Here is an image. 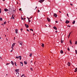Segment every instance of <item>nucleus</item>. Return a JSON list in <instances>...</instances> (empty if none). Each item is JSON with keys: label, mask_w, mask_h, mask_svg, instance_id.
Masks as SVG:
<instances>
[{"label": "nucleus", "mask_w": 77, "mask_h": 77, "mask_svg": "<svg viewBox=\"0 0 77 77\" xmlns=\"http://www.w3.org/2000/svg\"><path fill=\"white\" fill-rule=\"evenodd\" d=\"M18 43H19L20 44V45H21V47H22V44H23V42L19 41L18 42Z\"/></svg>", "instance_id": "nucleus-1"}, {"label": "nucleus", "mask_w": 77, "mask_h": 77, "mask_svg": "<svg viewBox=\"0 0 77 77\" xmlns=\"http://www.w3.org/2000/svg\"><path fill=\"white\" fill-rule=\"evenodd\" d=\"M45 1V0H40L38 1V2H39L40 3H42V2H44Z\"/></svg>", "instance_id": "nucleus-2"}, {"label": "nucleus", "mask_w": 77, "mask_h": 77, "mask_svg": "<svg viewBox=\"0 0 77 77\" xmlns=\"http://www.w3.org/2000/svg\"><path fill=\"white\" fill-rule=\"evenodd\" d=\"M15 43H14L12 45V47H11V48L13 49V50H14V49H13V48H14V47L15 46Z\"/></svg>", "instance_id": "nucleus-3"}, {"label": "nucleus", "mask_w": 77, "mask_h": 77, "mask_svg": "<svg viewBox=\"0 0 77 77\" xmlns=\"http://www.w3.org/2000/svg\"><path fill=\"white\" fill-rule=\"evenodd\" d=\"M20 70L19 69H16L15 70V72H19Z\"/></svg>", "instance_id": "nucleus-4"}, {"label": "nucleus", "mask_w": 77, "mask_h": 77, "mask_svg": "<svg viewBox=\"0 0 77 77\" xmlns=\"http://www.w3.org/2000/svg\"><path fill=\"white\" fill-rule=\"evenodd\" d=\"M54 17H55V18H56L57 17V14H56L54 13Z\"/></svg>", "instance_id": "nucleus-5"}, {"label": "nucleus", "mask_w": 77, "mask_h": 77, "mask_svg": "<svg viewBox=\"0 0 77 77\" xmlns=\"http://www.w3.org/2000/svg\"><path fill=\"white\" fill-rule=\"evenodd\" d=\"M65 23L66 24H68V23H69V21L68 20H66V21Z\"/></svg>", "instance_id": "nucleus-6"}, {"label": "nucleus", "mask_w": 77, "mask_h": 77, "mask_svg": "<svg viewBox=\"0 0 77 77\" xmlns=\"http://www.w3.org/2000/svg\"><path fill=\"white\" fill-rule=\"evenodd\" d=\"M20 63L21 64V66H23V62H20Z\"/></svg>", "instance_id": "nucleus-7"}, {"label": "nucleus", "mask_w": 77, "mask_h": 77, "mask_svg": "<svg viewBox=\"0 0 77 77\" xmlns=\"http://www.w3.org/2000/svg\"><path fill=\"white\" fill-rule=\"evenodd\" d=\"M15 33L16 34L18 33V29H16L15 30Z\"/></svg>", "instance_id": "nucleus-8"}, {"label": "nucleus", "mask_w": 77, "mask_h": 77, "mask_svg": "<svg viewBox=\"0 0 77 77\" xmlns=\"http://www.w3.org/2000/svg\"><path fill=\"white\" fill-rule=\"evenodd\" d=\"M67 65H68L69 66L71 65V64L70 63V62H68L67 63Z\"/></svg>", "instance_id": "nucleus-9"}, {"label": "nucleus", "mask_w": 77, "mask_h": 77, "mask_svg": "<svg viewBox=\"0 0 77 77\" xmlns=\"http://www.w3.org/2000/svg\"><path fill=\"white\" fill-rule=\"evenodd\" d=\"M4 11L5 12H7V11H8V9L7 8H5L4 9Z\"/></svg>", "instance_id": "nucleus-10"}, {"label": "nucleus", "mask_w": 77, "mask_h": 77, "mask_svg": "<svg viewBox=\"0 0 77 77\" xmlns=\"http://www.w3.org/2000/svg\"><path fill=\"white\" fill-rule=\"evenodd\" d=\"M47 20L48 22H50V19H49L48 18H47Z\"/></svg>", "instance_id": "nucleus-11"}, {"label": "nucleus", "mask_w": 77, "mask_h": 77, "mask_svg": "<svg viewBox=\"0 0 77 77\" xmlns=\"http://www.w3.org/2000/svg\"><path fill=\"white\" fill-rule=\"evenodd\" d=\"M53 28L55 30H57V28L56 27V26H54L53 27Z\"/></svg>", "instance_id": "nucleus-12"}, {"label": "nucleus", "mask_w": 77, "mask_h": 77, "mask_svg": "<svg viewBox=\"0 0 77 77\" xmlns=\"http://www.w3.org/2000/svg\"><path fill=\"white\" fill-rule=\"evenodd\" d=\"M13 16H14V15H12V17H11V19H14V17H13Z\"/></svg>", "instance_id": "nucleus-13"}, {"label": "nucleus", "mask_w": 77, "mask_h": 77, "mask_svg": "<svg viewBox=\"0 0 77 77\" xmlns=\"http://www.w3.org/2000/svg\"><path fill=\"white\" fill-rule=\"evenodd\" d=\"M60 52L61 54H63V51L62 50H61L60 51Z\"/></svg>", "instance_id": "nucleus-14"}, {"label": "nucleus", "mask_w": 77, "mask_h": 77, "mask_svg": "<svg viewBox=\"0 0 77 77\" xmlns=\"http://www.w3.org/2000/svg\"><path fill=\"white\" fill-rule=\"evenodd\" d=\"M24 63L25 64V65H27V61H24Z\"/></svg>", "instance_id": "nucleus-15"}, {"label": "nucleus", "mask_w": 77, "mask_h": 77, "mask_svg": "<svg viewBox=\"0 0 77 77\" xmlns=\"http://www.w3.org/2000/svg\"><path fill=\"white\" fill-rule=\"evenodd\" d=\"M11 64L13 65H14V62H13V61H12L11 62Z\"/></svg>", "instance_id": "nucleus-16"}, {"label": "nucleus", "mask_w": 77, "mask_h": 77, "mask_svg": "<svg viewBox=\"0 0 77 77\" xmlns=\"http://www.w3.org/2000/svg\"><path fill=\"white\" fill-rule=\"evenodd\" d=\"M77 72V68H76L75 69V71H74V72Z\"/></svg>", "instance_id": "nucleus-17"}, {"label": "nucleus", "mask_w": 77, "mask_h": 77, "mask_svg": "<svg viewBox=\"0 0 77 77\" xmlns=\"http://www.w3.org/2000/svg\"><path fill=\"white\" fill-rule=\"evenodd\" d=\"M19 57L20 58V60H21V57H22L21 56H19Z\"/></svg>", "instance_id": "nucleus-18"}, {"label": "nucleus", "mask_w": 77, "mask_h": 77, "mask_svg": "<svg viewBox=\"0 0 77 77\" xmlns=\"http://www.w3.org/2000/svg\"><path fill=\"white\" fill-rule=\"evenodd\" d=\"M17 74V77H18V76H19V73L18 72H17L16 73Z\"/></svg>", "instance_id": "nucleus-19"}, {"label": "nucleus", "mask_w": 77, "mask_h": 77, "mask_svg": "<svg viewBox=\"0 0 77 77\" xmlns=\"http://www.w3.org/2000/svg\"><path fill=\"white\" fill-rule=\"evenodd\" d=\"M75 20H73V22H72V24H75Z\"/></svg>", "instance_id": "nucleus-20"}, {"label": "nucleus", "mask_w": 77, "mask_h": 77, "mask_svg": "<svg viewBox=\"0 0 77 77\" xmlns=\"http://www.w3.org/2000/svg\"><path fill=\"white\" fill-rule=\"evenodd\" d=\"M42 47H44V44H42Z\"/></svg>", "instance_id": "nucleus-21"}, {"label": "nucleus", "mask_w": 77, "mask_h": 77, "mask_svg": "<svg viewBox=\"0 0 77 77\" xmlns=\"http://www.w3.org/2000/svg\"><path fill=\"white\" fill-rule=\"evenodd\" d=\"M24 75H25L24 74H23V75H22V76H21V77H25V76H24Z\"/></svg>", "instance_id": "nucleus-22"}, {"label": "nucleus", "mask_w": 77, "mask_h": 77, "mask_svg": "<svg viewBox=\"0 0 77 77\" xmlns=\"http://www.w3.org/2000/svg\"><path fill=\"white\" fill-rule=\"evenodd\" d=\"M3 20V19H2V18L1 17L0 18V21H2Z\"/></svg>", "instance_id": "nucleus-23"}, {"label": "nucleus", "mask_w": 77, "mask_h": 77, "mask_svg": "<svg viewBox=\"0 0 77 77\" xmlns=\"http://www.w3.org/2000/svg\"><path fill=\"white\" fill-rule=\"evenodd\" d=\"M16 59H19V56H17L16 57Z\"/></svg>", "instance_id": "nucleus-24"}, {"label": "nucleus", "mask_w": 77, "mask_h": 77, "mask_svg": "<svg viewBox=\"0 0 77 77\" xmlns=\"http://www.w3.org/2000/svg\"><path fill=\"white\" fill-rule=\"evenodd\" d=\"M61 42L62 44V43H63V41L61 39Z\"/></svg>", "instance_id": "nucleus-25"}, {"label": "nucleus", "mask_w": 77, "mask_h": 77, "mask_svg": "<svg viewBox=\"0 0 77 77\" xmlns=\"http://www.w3.org/2000/svg\"><path fill=\"white\" fill-rule=\"evenodd\" d=\"M75 53L76 54H77V50H75Z\"/></svg>", "instance_id": "nucleus-26"}, {"label": "nucleus", "mask_w": 77, "mask_h": 77, "mask_svg": "<svg viewBox=\"0 0 77 77\" xmlns=\"http://www.w3.org/2000/svg\"><path fill=\"white\" fill-rule=\"evenodd\" d=\"M6 24V21L4 22V24Z\"/></svg>", "instance_id": "nucleus-27"}, {"label": "nucleus", "mask_w": 77, "mask_h": 77, "mask_svg": "<svg viewBox=\"0 0 77 77\" xmlns=\"http://www.w3.org/2000/svg\"><path fill=\"white\" fill-rule=\"evenodd\" d=\"M26 28H28L29 27V26L27 25L26 26Z\"/></svg>", "instance_id": "nucleus-28"}, {"label": "nucleus", "mask_w": 77, "mask_h": 77, "mask_svg": "<svg viewBox=\"0 0 77 77\" xmlns=\"http://www.w3.org/2000/svg\"><path fill=\"white\" fill-rule=\"evenodd\" d=\"M14 64H15V65H16V66H17V63H16V62H15L14 63Z\"/></svg>", "instance_id": "nucleus-29"}, {"label": "nucleus", "mask_w": 77, "mask_h": 77, "mask_svg": "<svg viewBox=\"0 0 77 77\" xmlns=\"http://www.w3.org/2000/svg\"><path fill=\"white\" fill-rule=\"evenodd\" d=\"M69 42H70V44H72V42H71V40Z\"/></svg>", "instance_id": "nucleus-30"}, {"label": "nucleus", "mask_w": 77, "mask_h": 77, "mask_svg": "<svg viewBox=\"0 0 77 77\" xmlns=\"http://www.w3.org/2000/svg\"><path fill=\"white\" fill-rule=\"evenodd\" d=\"M32 54H30V55H29V57H32Z\"/></svg>", "instance_id": "nucleus-31"}, {"label": "nucleus", "mask_w": 77, "mask_h": 77, "mask_svg": "<svg viewBox=\"0 0 77 77\" xmlns=\"http://www.w3.org/2000/svg\"><path fill=\"white\" fill-rule=\"evenodd\" d=\"M30 30H31V31H33V30L32 29H30Z\"/></svg>", "instance_id": "nucleus-32"}, {"label": "nucleus", "mask_w": 77, "mask_h": 77, "mask_svg": "<svg viewBox=\"0 0 77 77\" xmlns=\"http://www.w3.org/2000/svg\"><path fill=\"white\" fill-rule=\"evenodd\" d=\"M30 69H31V71H32L33 69L31 67L30 68Z\"/></svg>", "instance_id": "nucleus-33"}, {"label": "nucleus", "mask_w": 77, "mask_h": 77, "mask_svg": "<svg viewBox=\"0 0 77 77\" xmlns=\"http://www.w3.org/2000/svg\"><path fill=\"white\" fill-rule=\"evenodd\" d=\"M67 50L68 51H69L70 50H69V48H67Z\"/></svg>", "instance_id": "nucleus-34"}, {"label": "nucleus", "mask_w": 77, "mask_h": 77, "mask_svg": "<svg viewBox=\"0 0 77 77\" xmlns=\"http://www.w3.org/2000/svg\"><path fill=\"white\" fill-rule=\"evenodd\" d=\"M2 13V10L0 8V13Z\"/></svg>", "instance_id": "nucleus-35"}, {"label": "nucleus", "mask_w": 77, "mask_h": 77, "mask_svg": "<svg viewBox=\"0 0 77 77\" xmlns=\"http://www.w3.org/2000/svg\"><path fill=\"white\" fill-rule=\"evenodd\" d=\"M9 63H7L6 64V65H9Z\"/></svg>", "instance_id": "nucleus-36"}, {"label": "nucleus", "mask_w": 77, "mask_h": 77, "mask_svg": "<svg viewBox=\"0 0 77 77\" xmlns=\"http://www.w3.org/2000/svg\"><path fill=\"white\" fill-rule=\"evenodd\" d=\"M75 44H77V42H76L75 43Z\"/></svg>", "instance_id": "nucleus-37"}, {"label": "nucleus", "mask_w": 77, "mask_h": 77, "mask_svg": "<svg viewBox=\"0 0 77 77\" xmlns=\"http://www.w3.org/2000/svg\"><path fill=\"white\" fill-rule=\"evenodd\" d=\"M21 20H24V19L23 18L21 17Z\"/></svg>", "instance_id": "nucleus-38"}, {"label": "nucleus", "mask_w": 77, "mask_h": 77, "mask_svg": "<svg viewBox=\"0 0 77 77\" xmlns=\"http://www.w3.org/2000/svg\"><path fill=\"white\" fill-rule=\"evenodd\" d=\"M55 23H58V21H55Z\"/></svg>", "instance_id": "nucleus-39"}, {"label": "nucleus", "mask_w": 77, "mask_h": 77, "mask_svg": "<svg viewBox=\"0 0 77 77\" xmlns=\"http://www.w3.org/2000/svg\"><path fill=\"white\" fill-rule=\"evenodd\" d=\"M69 37H68V38H69V36H70V34H69Z\"/></svg>", "instance_id": "nucleus-40"}, {"label": "nucleus", "mask_w": 77, "mask_h": 77, "mask_svg": "<svg viewBox=\"0 0 77 77\" xmlns=\"http://www.w3.org/2000/svg\"><path fill=\"white\" fill-rule=\"evenodd\" d=\"M19 11H21V8H20L19 9Z\"/></svg>", "instance_id": "nucleus-41"}, {"label": "nucleus", "mask_w": 77, "mask_h": 77, "mask_svg": "<svg viewBox=\"0 0 77 77\" xmlns=\"http://www.w3.org/2000/svg\"><path fill=\"white\" fill-rule=\"evenodd\" d=\"M70 5H71V6H73V5H72V4H71V3L70 4Z\"/></svg>", "instance_id": "nucleus-42"}, {"label": "nucleus", "mask_w": 77, "mask_h": 77, "mask_svg": "<svg viewBox=\"0 0 77 77\" xmlns=\"http://www.w3.org/2000/svg\"><path fill=\"white\" fill-rule=\"evenodd\" d=\"M0 59H1L2 60V57H1V56H0Z\"/></svg>", "instance_id": "nucleus-43"}, {"label": "nucleus", "mask_w": 77, "mask_h": 77, "mask_svg": "<svg viewBox=\"0 0 77 77\" xmlns=\"http://www.w3.org/2000/svg\"><path fill=\"white\" fill-rule=\"evenodd\" d=\"M27 31L28 32H29V30H28V29H27Z\"/></svg>", "instance_id": "nucleus-44"}, {"label": "nucleus", "mask_w": 77, "mask_h": 77, "mask_svg": "<svg viewBox=\"0 0 77 77\" xmlns=\"http://www.w3.org/2000/svg\"><path fill=\"white\" fill-rule=\"evenodd\" d=\"M28 21H29V23H30V22L31 21V20H29H29H28Z\"/></svg>", "instance_id": "nucleus-45"}, {"label": "nucleus", "mask_w": 77, "mask_h": 77, "mask_svg": "<svg viewBox=\"0 0 77 77\" xmlns=\"http://www.w3.org/2000/svg\"><path fill=\"white\" fill-rule=\"evenodd\" d=\"M67 16H68V17H69V16H68V14L67 13Z\"/></svg>", "instance_id": "nucleus-46"}, {"label": "nucleus", "mask_w": 77, "mask_h": 77, "mask_svg": "<svg viewBox=\"0 0 77 77\" xmlns=\"http://www.w3.org/2000/svg\"><path fill=\"white\" fill-rule=\"evenodd\" d=\"M27 18L28 19V20H29V17H27Z\"/></svg>", "instance_id": "nucleus-47"}, {"label": "nucleus", "mask_w": 77, "mask_h": 77, "mask_svg": "<svg viewBox=\"0 0 77 77\" xmlns=\"http://www.w3.org/2000/svg\"><path fill=\"white\" fill-rule=\"evenodd\" d=\"M20 30H21V31L22 32V30H23V29H21Z\"/></svg>", "instance_id": "nucleus-48"}, {"label": "nucleus", "mask_w": 77, "mask_h": 77, "mask_svg": "<svg viewBox=\"0 0 77 77\" xmlns=\"http://www.w3.org/2000/svg\"><path fill=\"white\" fill-rule=\"evenodd\" d=\"M55 32H56V33H57V31H55Z\"/></svg>", "instance_id": "nucleus-49"}, {"label": "nucleus", "mask_w": 77, "mask_h": 77, "mask_svg": "<svg viewBox=\"0 0 77 77\" xmlns=\"http://www.w3.org/2000/svg\"><path fill=\"white\" fill-rule=\"evenodd\" d=\"M15 37H14V40H15Z\"/></svg>", "instance_id": "nucleus-50"}, {"label": "nucleus", "mask_w": 77, "mask_h": 77, "mask_svg": "<svg viewBox=\"0 0 77 77\" xmlns=\"http://www.w3.org/2000/svg\"><path fill=\"white\" fill-rule=\"evenodd\" d=\"M25 26H27V25L26 24H25Z\"/></svg>", "instance_id": "nucleus-51"}, {"label": "nucleus", "mask_w": 77, "mask_h": 77, "mask_svg": "<svg viewBox=\"0 0 77 77\" xmlns=\"http://www.w3.org/2000/svg\"><path fill=\"white\" fill-rule=\"evenodd\" d=\"M12 51H13V50H11V52H12Z\"/></svg>", "instance_id": "nucleus-52"}, {"label": "nucleus", "mask_w": 77, "mask_h": 77, "mask_svg": "<svg viewBox=\"0 0 77 77\" xmlns=\"http://www.w3.org/2000/svg\"><path fill=\"white\" fill-rule=\"evenodd\" d=\"M36 8H37V7H36L35 8V9H36Z\"/></svg>", "instance_id": "nucleus-53"}, {"label": "nucleus", "mask_w": 77, "mask_h": 77, "mask_svg": "<svg viewBox=\"0 0 77 77\" xmlns=\"http://www.w3.org/2000/svg\"><path fill=\"white\" fill-rule=\"evenodd\" d=\"M32 18V17H30L29 18V19H30L31 18Z\"/></svg>", "instance_id": "nucleus-54"}, {"label": "nucleus", "mask_w": 77, "mask_h": 77, "mask_svg": "<svg viewBox=\"0 0 77 77\" xmlns=\"http://www.w3.org/2000/svg\"><path fill=\"white\" fill-rule=\"evenodd\" d=\"M69 27H70L71 26H70L69 25Z\"/></svg>", "instance_id": "nucleus-55"}, {"label": "nucleus", "mask_w": 77, "mask_h": 77, "mask_svg": "<svg viewBox=\"0 0 77 77\" xmlns=\"http://www.w3.org/2000/svg\"><path fill=\"white\" fill-rule=\"evenodd\" d=\"M1 25H2V26H4L3 24H1Z\"/></svg>", "instance_id": "nucleus-56"}, {"label": "nucleus", "mask_w": 77, "mask_h": 77, "mask_svg": "<svg viewBox=\"0 0 77 77\" xmlns=\"http://www.w3.org/2000/svg\"><path fill=\"white\" fill-rule=\"evenodd\" d=\"M71 34V32H69V34Z\"/></svg>", "instance_id": "nucleus-57"}, {"label": "nucleus", "mask_w": 77, "mask_h": 77, "mask_svg": "<svg viewBox=\"0 0 77 77\" xmlns=\"http://www.w3.org/2000/svg\"><path fill=\"white\" fill-rule=\"evenodd\" d=\"M32 62H33V61H31V63H32Z\"/></svg>", "instance_id": "nucleus-58"}, {"label": "nucleus", "mask_w": 77, "mask_h": 77, "mask_svg": "<svg viewBox=\"0 0 77 77\" xmlns=\"http://www.w3.org/2000/svg\"><path fill=\"white\" fill-rule=\"evenodd\" d=\"M59 12H60V13H61V12H60V11H59Z\"/></svg>", "instance_id": "nucleus-59"}, {"label": "nucleus", "mask_w": 77, "mask_h": 77, "mask_svg": "<svg viewBox=\"0 0 77 77\" xmlns=\"http://www.w3.org/2000/svg\"><path fill=\"white\" fill-rule=\"evenodd\" d=\"M6 75H8V74H6Z\"/></svg>", "instance_id": "nucleus-60"}, {"label": "nucleus", "mask_w": 77, "mask_h": 77, "mask_svg": "<svg viewBox=\"0 0 77 77\" xmlns=\"http://www.w3.org/2000/svg\"><path fill=\"white\" fill-rule=\"evenodd\" d=\"M0 39H2V38L0 37Z\"/></svg>", "instance_id": "nucleus-61"}, {"label": "nucleus", "mask_w": 77, "mask_h": 77, "mask_svg": "<svg viewBox=\"0 0 77 77\" xmlns=\"http://www.w3.org/2000/svg\"><path fill=\"white\" fill-rule=\"evenodd\" d=\"M38 12H39V10H38Z\"/></svg>", "instance_id": "nucleus-62"}, {"label": "nucleus", "mask_w": 77, "mask_h": 77, "mask_svg": "<svg viewBox=\"0 0 77 77\" xmlns=\"http://www.w3.org/2000/svg\"><path fill=\"white\" fill-rule=\"evenodd\" d=\"M45 26H46V27H47V26L46 25H45Z\"/></svg>", "instance_id": "nucleus-63"}, {"label": "nucleus", "mask_w": 77, "mask_h": 77, "mask_svg": "<svg viewBox=\"0 0 77 77\" xmlns=\"http://www.w3.org/2000/svg\"><path fill=\"white\" fill-rule=\"evenodd\" d=\"M3 1H5V0H2Z\"/></svg>", "instance_id": "nucleus-64"}]
</instances>
